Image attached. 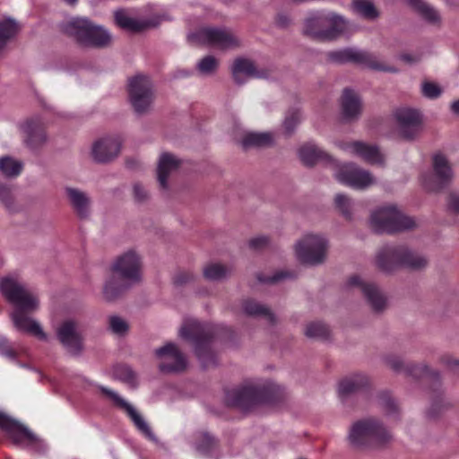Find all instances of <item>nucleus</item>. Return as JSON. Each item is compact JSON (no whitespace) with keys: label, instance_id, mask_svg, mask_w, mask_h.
Returning a JSON list of instances; mask_svg holds the SVG:
<instances>
[{"label":"nucleus","instance_id":"2f4dec72","mask_svg":"<svg viewBox=\"0 0 459 459\" xmlns=\"http://www.w3.org/2000/svg\"><path fill=\"white\" fill-rule=\"evenodd\" d=\"M413 9H415L424 20L431 24H439L441 17L438 12L431 5L422 0H405Z\"/></svg>","mask_w":459,"mask_h":459},{"label":"nucleus","instance_id":"39448f33","mask_svg":"<svg viewBox=\"0 0 459 459\" xmlns=\"http://www.w3.org/2000/svg\"><path fill=\"white\" fill-rule=\"evenodd\" d=\"M215 334L212 325L201 323L196 319H186L179 330V335L194 344L195 352L204 368L215 364L214 354L211 349Z\"/></svg>","mask_w":459,"mask_h":459},{"label":"nucleus","instance_id":"473e14b6","mask_svg":"<svg viewBox=\"0 0 459 459\" xmlns=\"http://www.w3.org/2000/svg\"><path fill=\"white\" fill-rule=\"evenodd\" d=\"M300 160L306 165H313L320 159H326L328 155L320 150L316 144L307 143L302 145L299 151Z\"/></svg>","mask_w":459,"mask_h":459},{"label":"nucleus","instance_id":"bb28decb","mask_svg":"<svg viewBox=\"0 0 459 459\" xmlns=\"http://www.w3.org/2000/svg\"><path fill=\"white\" fill-rule=\"evenodd\" d=\"M116 24L124 30L129 32H140L147 28L157 26L161 19L157 22L152 20L140 21L130 16L126 9H118L114 13Z\"/></svg>","mask_w":459,"mask_h":459},{"label":"nucleus","instance_id":"37998d69","mask_svg":"<svg viewBox=\"0 0 459 459\" xmlns=\"http://www.w3.org/2000/svg\"><path fill=\"white\" fill-rule=\"evenodd\" d=\"M353 5L360 15L368 19H374L377 16L374 4L368 0H355Z\"/></svg>","mask_w":459,"mask_h":459},{"label":"nucleus","instance_id":"cd10ccee","mask_svg":"<svg viewBox=\"0 0 459 459\" xmlns=\"http://www.w3.org/2000/svg\"><path fill=\"white\" fill-rule=\"evenodd\" d=\"M232 76L238 85L245 83L249 78H265L264 71H258L254 63L245 58H238L232 65Z\"/></svg>","mask_w":459,"mask_h":459},{"label":"nucleus","instance_id":"6e6d98bb","mask_svg":"<svg viewBox=\"0 0 459 459\" xmlns=\"http://www.w3.org/2000/svg\"><path fill=\"white\" fill-rule=\"evenodd\" d=\"M134 198L138 202H143L147 198L146 190L144 189V187L142 185H140L138 183L134 185Z\"/></svg>","mask_w":459,"mask_h":459},{"label":"nucleus","instance_id":"412c9836","mask_svg":"<svg viewBox=\"0 0 459 459\" xmlns=\"http://www.w3.org/2000/svg\"><path fill=\"white\" fill-rule=\"evenodd\" d=\"M100 389L104 394L108 395L117 405H118L119 407L126 411L128 417L131 419V420L134 422V424L135 425L139 431H141L148 439L152 441H156V437L152 433L150 426L144 420L142 415L134 408L133 405H131L126 400L120 397L116 392L107 387L100 386Z\"/></svg>","mask_w":459,"mask_h":459},{"label":"nucleus","instance_id":"2eb2a0df","mask_svg":"<svg viewBox=\"0 0 459 459\" xmlns=\"http://www.w3.org/2000/svg\"><path fill=\"white\" fill-rule=\"evenodd\" d=\"M346 287L358 289L375 312H382L385 308L386 298L376 283L354 274L348 279Z\"/></svg>","mask_w":459,"mask_h":459},{"label":"nucleus","instance_id":"f8f14e48","mask_svg":"<svg viewBox=\"0 0 459 459\" xmlns=\"http://www.w3.org/2000/svg\"><path fill=\"white\" fill-rule=\"evenodd\" d=\"M129 100L137 114H143L149 110L153 101L152 84L149 77L136 75L129 80Z\"/></svg>","mask_w":459,"mask_h":459},{"label":"nucleus","instance_id":"a878e982","mask_svg":"<svg viewBox=\"0 0 459 459\" xmlns=\"http://www.w3.org/2000/svg\"><path fill=\"white\" fill-rule=\"evenodd\" d=\"M22 128L26 134V144L30 149H37L47 141V135L44 129V123L39 117L28 119Z\"/></svg>","mask_w":459,"mask_h":459},{"label":"nucleus","instance_id":"c9c22d12","mask_svg":"<svg viewBox=\"0 0 459 459\" xmlns=\"http://www.w3.org/2000/svg\"><path fill=\"white\" fill-rule=\"evenodd\" d=\"M22 168L23 164L22 161L10 156L0 158V173L6 178H15L19 176Z\"/></svg>","mask_w":459,"mask_h":459},{"label":"nucleus","instance_id":"a211bd4d","mask_svg":"<svg viewBox=\"0 0 459 459\" xmlns=\"http://www.w3.org/2000/svg\"><path fill=\"white\" fill-rule=\"evenodd\" d=\"M156 357L160 360L159 368L165 373L180 372L186 368V359L173 342L155 350Z\"/></svg>","mask_w":459,"mask_h":459},{"label":"nucleus","instance_id":"4c0bfd02","mask_svg":"<svg viewBox=\"0 0 459 459\" xmlns=\"http://www.w3.org/2000/svg\"><path fill=\"white\" fill-rule=\"evenodd\" d=\"M19 30L18 24L11 19L0 21V49L12 39Z\"/></svg>","mask_w":459,"mask_h":459},{"label":"nucleus","instance_id":"c756f323","mask_svg":"<svg viewBox=\"0 0 459 459\" xmlns=\"http://www.w3.org/2000/svg\"><path fill=\"white\" fill-rule=\"evenodd\" d=\"M361 112L359 96L351 89H345L342 97V114L345 120L357 119Z\"/></svg>","mask_w":459,"mask_h":459},{"label":"nucleus","instance_id":"f3484780","mask_svg":"<svg viewBox=\"0 0 459 459\" xmlns=\"http://www.w3.org/2000/svg\"><path fill=\"white\" fill-rule=\"evenodd\" d=\"M0 429L6 432L15 444L21 445L26 441L27 445L33 448L43 446L41 441L26 426L2 412Z\"/></svg>","mask_w":459,"mask_h":459},{"label":"nucleus","instance_id":"9d476101","mask_svg":"<svg viewBox=\"0 0 459 459\" xmlns=\"http://www.w3.org/2000/svg\"><path fill=\"white\" fill-rule=\"evenodd\" d=\"M327 241L320 235L308 234L297 242L295 252L297 258L309 265H317L325 260Z\"/></svg>","mask_w":459,"mask_h":459},{"label":"nucleus","instance_id":"b1692460","mask_svg":"<svg viewBox=\"0 0 459 459\" xmlns=\"http://www.w3.org/2000/svg\"><path fill=\"white\" fill-rule=\"evenodd\" d=\"M384 360L385 364L396 373H404L415 378L429 375V369L425 365H417L412 362L405 363L399 356L395 354H387Z\"/></svg>","mask_w":459,"mask_h":459},{"label":"nucleus","instance_id":"9b49d317","mask_svg":"<svg viewBox=\"0 0 459 459\" xmlns=\"http://www.w3.org/2000/svg\"><path fill=\"white\" fill-rule=\"evenodd\" d=\"M327 56L331 62L336 64L351 62L372 70L389 72L396 71L395 69L382 64L373 54L354 48H347L337 51H332L327 54Z\"/></svg>","mask_w":459,"mask_h":459},{"label":"nucleus","instance_id":"72a5a7b5","mask_svg":"<svg viewBox=\"0 0 459 459\" xmlns=\"http://www.w3.org/2000/svg\"><path fill=\"white\" fill-rule=\"evenodd\" d=\"M243 310L246 315L250 316H264L270 323H274L275 317L270 309L259 302L247 299L243 303Z\"/></svg>","mask_w":459,"mask_h":459},{"label":"nucleus","instance_id":"4be33fe9","mask_svg":"<svg viewBox=\"0 0 459 459\" xmlns=\"http://www.w3.org/2000/svg\"><path fill=\"white\" fill-rule=\"evenodd\" d=\"M339 147L346 152L361 158L371 165H383L385 159L377 146L363 142L340 143Z\"/></svg>","mask_w":459,"mask_h":459},{"label":"nucleus","instance_id":"8fccbe9b","mask_svg":"<svg viewBox=\"0 0 459 459\" xmlns=\"http://www.w3.org/2000/svg\"><path fill=\"white\" fill-rule=\"evenodd\" d=\"M0 200L10 211H14L12 188L6 185H0Z\"/></svg>","mask_w":459,"mask_h":459},{"label":"nucleus","instance_id":"de8ad7c7","mask_svg":"<svg viewBox=\"0 0 459 459\" xmlns=\"http://www.w3.org/2000/svg\"><path fill=\"white\" fill-rule=\"evenodd\" d=\"M301 120V113L298 108L290 110L285 117L283 127L287 134H290Z\"/></svg>","mask_w":459,"mask_h":459},{"label":"nucleus","instance_id":"4d7b16f0","mask_svg":"<svg viewBox=\"0 0 459 459\" xmlns=\"http://www.w3.org/2000/svg\"><path fill=\"white\" fill-rule=\"evenodd\" d=\"M448 208L455 212H459V195L451 194L449 195Z\"/></svg>","mask_w":459,"mask_h":459},{"label":"nucleus","instance_id":"7ed1b4c3","mask_svg":"<svg viewBox=\"0 0 459 459\" xmlns=\"http://www.w3.org/2000/svg\"><path fill=\"white\" fill-rule=\"evenodd\" d=\"M428 264L426 255L403 245L384 246L376 255L377 267L385 273H392L400 267L420 271Z\"/></svg>","mask_w":459,"mask_h":459},{"label":"nucleus","instance_id":"09e8293b","mask_svg":"<svg viewBox=\"0 0 459 459\" xmlns=\"http://www.w3.org/2000/svg\"><path fill=\"white\" fill-rule=\"evenodd\" d=\"M0 355L13 361L16 360L18 356V351L4 335H0Z\"/></svg>","mask_w":459,"mask_h":459},{"label":"nucleus","instance_id":"ea45409f","mask_svg":"<svg viewBox=\"0 0 459 459\" xmlns=\"http://www.w3.org/2000/svg\"><path fill=\"white\" fill-rule=\"evenodd\" d=\"M305 334L308 338L325 339L329 334V329L321 322H312L306 326Z\"/></svg>","mask_w":459,"mask_h":459},{"label":"nucleus","instance_id":"e433bc0d","mask_svg":"<svg viewBox=\"0 0 459 459\" xmlns=\"http://www.w3.org/2000/svg\"><path fill=\"white\" fill-rule=\"evenodd\" d=\"M204 276L209 281H221L230 275L232 269L221 264L212 263L204 266Z\"/></svg>","mask_w":459,"mask_h":459},{"label":"nucleus","instance_id":"69168bd1","mask_svg":"<svg viewBox=\"0 0 459 459\" xmlns=\"http://www.w3.org/2000/svg\"><path fill=\"white\" fill-rule=\"evenodd\" d=\"M18 365H19L20 367H22V368H27V365L22 364V363H18Z\"/></svg>","mask_w":459,"mask_h":459},{"label":"nucleus","instance_id":"603ef678","mask_svg":"<svg viewBox=\"0 0 459 459\" xmlns=\"http://www.w3.org/2000/svg\"><path fill=\"white\" fill-rule=\"evenodd\" d=\"M269 244V238L265 236H257L251 238L248 242L249 247L255 251H260L265 248Z\"/></svg>","mask_w":459,"mask_h":459},{"label":"nucleus","instance_id":"0eeeda50","mask_svg":"<svg viewBox=\"0 0 459 459\" xmlns=\"http://www.w3.org/2000/svg\"><path fill=\"white\" fill-rule=\"evenodd\" d=\"M348 29L347 21L334 13H316L305 22L304 32L318 40H332Z\"/></svg>","mask_w":459,"mask_h":459},{"label":"nucleus","instance_id":"393cba45","mask_svg":"<svg viewBox=\"0 0 459 459\" xmlns=\"http://www.w3.org/2000/svg\"><path fill=\"white\" fill-rule=\"evenodd\" d=\"M69 204L81 220H86L91 215V200L87 193L74 187L65 189Z\"/></svg>","mask_w":459,"mask_h":459},{"label":"nucleus","instance_id":"4468645a","mask_svg":"<svg viewBox=\"0 0 459 459\" xmlns=\"http://www.w3.org/2000/svg\"><path fill=\"white\" fill-rule=\"evenodd\" d=\"M433 175H424L422 184L429 192H437L446 187L453 179L454 173L448 160L442 153L433 156Z\"/></svg>","mask_w":459,"mask_h":459},{"label":"nucleus","instance_id":"338daca9","mask_svg":"<svg viewBox=\"0 0 459 459\" xmlns=\"http://www.w3.org/2000/svg\"><path fill=\"white\" fill-rule=\"evenodd\" d=\"M127 166L133 168V164L131 163V161H127Z\"/></svg>","mask_w":459,"mask_h":459},{"label":"nucleus","instance_id":"052dcab7","mask_svg":"<svg viewBox=\"0 0 459 459\" xmlns=\"http://www.w3.org/2000/svg\"><path fill=\"white\" fill-rule=\"evenodd\" d=\"M290 22V20L285 15H279L277 19V24L281 27H286Z\"/></svg>","mask_w":459,"mask_h":459},{"label":"nucleus","instance_id":"a18cd8bd","mask_svg":"<svg viewBox=\"0 0 459 459\" xmlns=\"http://www.w3.org/2000/svg\"><path fill=\"white\" fill-rule=\"evenodd\" d=\"M196 66L200 74L211 75L218 67V60L212 56H206L197 63Z\"/></svg>","mask_w":459,"mask_h":459},{"label":"nucleus","instance_id":"c03bdc74","mask_svg":"<svg viewBox=\"0 0 459 459\" xmlns=\"http://www.w3.org/2000/svg\"><path fill=\"white\" fill-rule=\"evenodd\" d=\"M214 446L215 440L212 436L206 432L199 434L195 443V448L199 453L207 455L213 449Z\"/></svg>","mask_w":459,"mask_h":459},{"label":"nucleus","instance_id":"5701e85b","mask_svg":"<svg viewBox=\"0 0 459 459\" xmlns=\"http://www.w3.org/2000/svg\"><path fill=\"white\" fill-rule=\"evenodd\" d=\"M120 147L121 142L117 137H103L92 144L91 156L95 161L106 163L118 155Z\"/></svg>","mask_w":459,"mask_h":459},{"label":"nucleus","instance_id":"ddd939ff","mask_svg":"<svg viewBox=\"0 0 459 459\" xmlns=\"http://www.w3.org/2000/svg\"><path fill=\"white\" fill-rule=\"evenodd\" d=\"M188 40L221 49L234 48L238 45V39L230 30L213 27L203 28L189 34Z\"/></svg>","mask_w":459,"mask_h":459},{"label":"nucleus","instance_id":"6ab92c4d","mask_svg":"<svg viewBox=\"0 0 459 459\" xmlns=\"http://www.w3.org/2000/svg\"><path fill=\"white\" fill-rule=\"evenodd\" d=\"M336 179L355 189H365L375 184L374 177L368 170L354 164L343 166L335 175Z\"/></svg>","mask_w":459,"mask_h":459},{"label":"nucleus","instance_id":"f704fd0d","mask_svg":"<svg viewBox=\"0 0 459 459\" xmlns=\"http://www.w3.org/2000/svg\"><path fill=\"white\" fill-rule=\"evenodd\" d=\"M273 143V134L271 133H248L242 139V145L245 148L249 147H265Z\"/></svg>","mask_w":459,"mask_h":459},{"label":"nucleus","instance_id":"3c124183","mask_svg":"<svg viewBox=\"0 0 459 459\" xmlns=\"http://www.w3.org/2000/svg\"><path fill=\"white\" fill-rule=\"evenodd\" d=\"M422 94L429 99H436L441 94V89L433 82H424L421 87Z\"/></svg>","mask_w":459,"mask_h":459},{"label":"nucleus","instance_id":"e2e57ef3","mask_svg":"<svg viewBox=\"0 0 459 459\" xmlns=\"http://www.w3.org/2000/svg\"><path fill=\"white\" fill-rule=\"evenodd\" d=\"M451 109L454 113L459 114V100L451 104Z\"/></svg>","mask_w":459,"mask_h":459},{"label":"nucleus","instance_id":"f03ea898","mask_svg":"<svg viewBox=\"0 0 459 459\" xmlns=\"http://www.w3.org/2000/svg\"><path fill=\"white\" fill-rule=\"evenodd\" d=\"M142 259L129 250L119 255L111 266V275L106 281L103 295L108 301L118 298L125 290L142 280Z\"/></svg>","mask_w":459,"mask_h":459},{"label":"nucleus","instance_id":"a19ab883","mask_svg":"<svg viewBox=\"0 0 459 459\" xmlns=\"http://www.w3.org/2000/svg\"><path fill=\"white\" fill-rule=\"evenodd\" d=\"M114 376L116 378L132 385H137V376L133 369L126 365L118 366L114 370Z\"/></svg>","mask_w":459,"mask_h":459},{"label":"nucleus","instance_id":"680f3d73","mask_svg":"<svg viewBox=\"0 0 459 459\" xmlns=\"http://www.w3.org/2000/svg\"><path fill=\"white\" fill-rule=\"evenodd\" d=\"M446 364L453 369L459 368V361L456 359H449Z\"/></svg>","mask_w":459,"mask_h":459},{"label":"nucleus","instance_id":"20e7f679","mask_svg":"<svg viewBox=\"0 0 459 459\" xmlns=\"http://www.w3.org/2000/svg\"><path fill=\"white\" fill-rule=\"evenodd\" d=\"M348 439L359 448L383 449L393 441V435L381 420L367 417L355 421L350 428Z\"/></svg>","mask_w":459,"mask_h":459},{"label":"nucleus","instance_id":"f257e3e1","mask_svg":"<svg viewBox=\"0 0 459 459\" xmlns=\"http://www.w3.org/2000/svg\"><path fill=\"white\" fill-rule=\"evenodd\" d=\"M0 290L5 299L15 309L11 314L14 327L30 333L40 341H47L48 335L39 322L26 316V313L36 311L39 307L37 297L24 284L13 277H5L0 281Z\"/></svg>","mask_w":459,"mask_h":459},{"label":"nucleus","instance_id":"6e6552de","mask_svg":"<svg viewBox=\"0 0 459 459\" xmlns=\"http://www.w3.org/2000/svg\"><path fill=\"white\" fill-rule=\"evenodd\" d=\"M64 30L86 47L105 48L110 44L112 39L106 29L86 18L71 19L64 24Z\"/></svg>","mask_w":459,"mask_h":459},{"label":"nucleus","instance_id":"423d86ee","mask_svg":"<svg viewBox=\"0 0 459 459\" xmlns=\"http://www.w3.org/2000/svg\"><path fill=\"white\" fill-rule=\"evenodd\" d=\"M279 391L280 387L273 383L264 385L246 384L240 387L228 390L225 401L230 406L247 411L256 403L271 402V396L277 394Z\"/></svg>","mask_w":459,"mask_h":459},{"label":"nucleus","instance_id":"7c9ffc66","mask_svg":"<svg viewBox=\"0 0 459 459\" xmlns=\"http://www.w3.org/2000/svg\"><path fill=\"white\" fill-rule=\"evenodd\" d=\"M180 160L170 153L164 152L160 155L158 163V181L163 189L168 188L169 176L177 170L179 167Z\"/></svg>","mask_w":459,"mask_h":459},{"label":"nucleus","instance_id":"864d4df0","mask_svg":"<svg viewBox=\"0 0 459 459\" xmlns=\"http://www.w3.org/2000/svg\"><path fill=\"white\" fill-rule=\"evenodd\" d=\"M290 277H292L290 273L281 271V272L275 273L272 277H264L262 275H259L258 281L261 282H265V283H275L283 279L290 278Z\"/></svg>","mask_w":459,"mask_h":459},{"label":"nucleus","instance_id":"13d9d810","mask_svg":"<svg viewBox=\"0 0 459 459\" xmlns=\"http://www.w3.org/2000/svg\"><path fill=\"white\" fill-rule=\"evenodd\" d=\"M400 59L407 64L411 65L417 63L420 60V57L412 54H402L400 56Z\"/></svg>","mask_w":459,"mask_h":459},{"label":"nucleus","instance_id":"49530a36","mask_svg":"<svg viewBox=\"0 0 459 459\" xmlns=\"http://www.w3.org/2000/svg\"><path fill=\"white\" fill-rule=\"evenodd\" d=\"M108 327L113 333L120 336L125 335L129 329L127 322L118 316L108 317Z\"/></svg>","mask_w":459,"mask_h":459},{"label":"nucleus","instance_id":"bf43d9fd","mask_svg":"<svg viewBox=\"0 0 459 459\" xmlns=\"http://www.w3.org/2000/svg\"><path fill=\"white\" fill-rule=\"evenodd\" d=\"M440 402H441V401H440V394L438 393V394H437V397L433 400L432 404H431V408H430V410L429 411V416H430V417H435V416L437 415V412L433 411V410H434L436 407L439 406V403H440Z\"/></svg>","mask_w":459,"mask_h":459},{"label":"nucleus","instance_id":"dca6fc26","mask_svg":"<svg viewBox=\"0 0 459 459\" xmlns=\"http://www.w3.org/2000/svg\"><path fill=\"white\" fill-rule=\"evenodd\" d=\"M56 336L66 351L72 355H78L83 349V336L77 322L65 320L56 328Z\"/></svg>","mask_w":459,"mask_h":459},{"label":"nucleus","instance_id":"79ce46f5","mask_svg":"<svg viewBox=\"0 0 459 459\" xmlns=\"http://www.w3.org/2000/svg\"><path fill=\"white\" fill-rule=\"evenodd\" d=\"M378 403L388 416H395L398 406L388 392H382L378 395Z\"/></svg>","mask_w":459,"mask_h":459},{"label":"nucleus","instance_id":"0e129e2a","mask_svg":"<svg viewBox=\"0 0 459 459\" xmlns=\"http://www.w3.org/2000/svg\"><path fill=\"white\" fill-rule=\"evenodd\" d=\"M69 4H74L78 0H65Z\"/></svg>","mask_w":459,"mask_h":459},{"label":"nucleus","instance_id":"5fc2aeb1","mask_svg":"<svg viewBox=\"0 0 459 459\" xmlns=\"http://www.w3.org/2000/svg\"><path fill=\"white\" fill-rule=\"evenodd\" d=\"M194 280V274L189 272H180L174 277V283L178 286L186 284Z\"/></svg>","mask_w":459,"mask_h":459},{"label":"nucleus","instance_id":"1a4fd4ad","mask_svg":"<svg viewBox=\"0 0 459 459\" xmlns=\"http://www.w3.org/2000/svg\"><path fill=\"white\" fill-rule=\"evenodd\" d=\"M370 224L378 233H394L412 229L415 221L404 215L395 205L387 204L372 212Z\"/></svg>","mask_w":459,"mask_h":459},{"label":"nucleus","instance_id":"58836bf2","mask_svg":"<svg viewBox=\"0 0 459 459\" xmlns=\"http://www.w3.org/2000/svg\"><path fill=\"white\" fill-rule=\"evenodd\" d=\"M334 204L336 208L345 218H351L352 211L355 207V203L351 198L345 195L337 194L334 198Z\"/></svg>","mask_w":459,"mask_h":459},{"label":"nucleus","instance_id":"aec40b11","mask_svg":"<svg viewBox=\"0 0 459 459\" xmlns=\"http://www.w3.org/2000/svg\"><path fill=\"white\" fill-rule=\"evenodd\" d=\"M394 118L401 135L405 139H413L421 129L422 117L416 109L410 108H397L394 112Z\"/></svg>","mask_w":459,"mask_h":459},{"label":"nucleus","instance_id":"c85d7f7f","mask_svg":"<svg viewBox=\"0 0 459 459\" xmlns=\"http://www.w3.org/2000/svg\"><path fill=\"white\" fill-rule=\"evenodd\" d=\"M368 385L369 379L366 375L360 373L351 375L340 381L338 393L342 398H346L364 390Z\"/></svg>","mask_w":459,"mask_h":459}]
</instances>
